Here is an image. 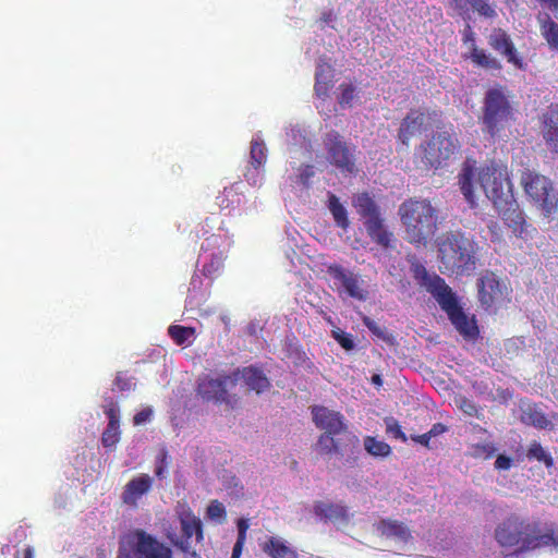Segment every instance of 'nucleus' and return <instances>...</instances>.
<instances>
[{
  "instance_id": "1",
  "label": "nucleus",
  "mask_w": 558,
  "mask_h": 558,
  "mask_svg": "<svg viewBox=\"0 0 558 558\" xmlns=\"http://www.w3.org/2000/svg\"><path fill=\"white\" fill-rule=\"evenodd\" d=\"M457 179L460 192L470 208L474 209L478 206L474 190L475 182H478L505 223L515 234L521 235L523 233L525 220L513 196L511 182L505 168L494 160L476 167V161L468 158L462 163Z\"/></svg>"
},
{
  "instance_id": "2",
  "label": "nucleus",
  "mask_w": 558,
  "mask_h": 558,
  "mask_svg": "<svg viewBox=\"0 0 558 558\" xmlns=\"http://www.w3.org/2000/svg\"><path fill=\"white\" fill-rule=\"evenodd\" d=\"M437 246L441 274L461 277L475 269L477 244L461 230L444 233L438 239Z\"/></svg>"
},
{
  "instance_id": "3",
  "label": "nucleus",
  "mask_w": 558,
  "mask_h": 558,
  "mask_svg": "<svg viewBox=\"0 0 558 558\" xmlns=\"http://www.w3.org/2000/svg\"><path fill=\"white\" fill-rule=\"evenodd\" d=\"M399 216L410 243H425L437 231L438 210L429 199L404 201L399 206Z\"/></svg>"
},
{
  "instance_id": "4",
  "label": "nucleus",
  "mask_w": 558,
  "mask_h": 558,
  "mask_svg": "<svg viewBox=\"0 0 558 558\" xmlns=\"http://www.w3.org/2000/svg\"><path fill=\"white\" fill-rule=\"evenodd\" d=\"M429 292L448 315L449 320L465 340H476L480 329L475 316H469L459 304L456 294L445 279L436 276L429 284Z\"/></svg>"
},
{
  "instance_id": "5",
  "label": "nucleus",
  "mask_w": 558,
  "mask_h": 558,
  "mask_svg": "<svg viewBox=\"0 0 558 558\" xmlns=\"http://www.w3.org/2000/svg\"><path fill=\"white\" fill-rule=\"evenodd\" d=\"M538 523H531L517 514H510L496 526L495 539L501 547H517L518 553H525L538 548Z\"/></svg>"
},
{
  "instance_id": "6",
  "label": "nucleus",
  "mask_w": 558,
  "mask_h": 558,
  "mask_svg": "<svg viewBox=\"0 0 558 558\" xmlns=\"http://www.w3.org/2000/svg\"><path fill=\"white\" fill-rule=\"evenodd\" d=\"M513 108L504 86L490 87L483 99L481 123L492 137L499 136L513 121Z\"/></svg>"
},
{
  "instance_id": "7",
  "label": "nucleus",
  "mask_w": 558,
  "mask_h": 558,
  "mask_svg": "<svg viewBox=\"0 0 558 558\" xmlns=\"http://www.w3.org/2000/svg\"><path fill=\"white\" fill-rule=\"evenodd\" d=\"M118 558H173V550L145 530L133 529L120 536Z\"/></svg>"
},
{
  "instance_id": "8",
  "label": "nucleus",
  "mask_w": 558,
  "mask_h": 558,
  "mask_svg": "<svg viewBox=\"0 0 558 558\" xmlns=\"http://www.w3.org/2000/svg\"><path fill=\"white\" fill-rule=\"evenodd\" d=\"M240 379V368L231 374H221L218 377L204 375L198 378L196 393L204 402L223 405L225 410L233 411L240 408L241 398L232 392Z\"/></svg>"
},
{
  "instance_id": "9",
  "label": "nucleus",
  "mask_w": 558,
  "mask_h": 558,
  "mask_svg": "<svg viewBox=\"0 0 558 558\" xmlns=\"http://www.w3.org/2000/svg\"><path fill=\"white\" fill-rule=\"evenodd\" d=\"M311 412L316 427L324 430L317 439L316 450L320 454L338 453L340 445L335 436L348 430L343 414L324 405H314Z\"/></svg>"
},
{
  "instance_id": "10",
  "label": "nucleus",
  "mask_w": 558,
  "mask_h": 558,
  "mask_svg": "<svg viewBox=\"0 0 558 558\" xmlns=\"http://www.w3.org/2000/svg\"><path fill=\"white\" fill-rule=\"evenodd\" d=\"M175 515L180 523L181 534H167L170 543L182 553L196 556L193 543H202L204 539V530L202 520L195 515L193 510L185 502H178Z\"/></svg>"
},
{
  "instance_id": "11",
  "label": "nucleus",
  "mask_w": 558,
  "mask_h": 558,
  "mask_svg": "<svg viewBox=\"0 0 558 558\" xmlns=\"http://www.w3.org/2000/svg\"><path fill=\"white\" fill-rule=\"evenodd\" d=\"M521 184L526 195L543 210L546 217L557 211L558 193L548 178L525 169L521 173Z\"/></svg>"
},
{
  "instance_id": "12",
  "label": "nucleus",
  "mask_w": 558,
  "mask_h": 558,
  "mask_svg": "<svg viewBox=\"0 0 558 558\" xmlns=\"http://www.w3.org/2000/svg\"><path fill=\"white\" fill-rule=\"evenodd\" d=\"M423 148V162L430 168H439L459 149V141L452 132L438 131Z\"/></svg>"
},
{
  "instance_id": "13",
  "label": "nucleus",
  "mask_w": 558,
  "mask_h": 558,
  "mask_svg": "<svg viewBox=\"0 0 558 558\" xmlns=\"http://www.w3.org/2000/svg\"><path fill=\"white\" fill-rule=\"evenodd\" d=\"M327 274L333 280L335 291L342 296H349L357 301H366L368 291L364 287L361 277L342 265L332 263L327 266Z\"/></svg>"
},
{
  "instance_id": "14",
  "label": "nucleus",
  "mask_w": 558,
  "mask_h": 558,
  "mask_svg": "<svg viewBox=\"0 0 558 558\" xmlns=\"http://www.w3.org/2000/svg\"><path fill=\"white\" fill-rule=\"evenodd\" d=\"M478 301L486 310L510 302L511 290L493 271H486L477 280Z\"/></svg>"
},
{
  "instance_id": "15",
  "label": "nucleus",
  "mask_w": 558,
  "mask_h": 558,
  "mask_svg": "<svg viewBox=\"0 0 558 558\" xmlns=\"http://www.w3.org/2000/svg\"><path fill=\"white\" fill-rule=\"evenodd\" d=\"M324 145L331 165L341 172L353 173L356 171L355 146H349L338 132L326 134Z\"/></svg>"
},
{
  "instance_id": "16",
  "label": "nucleus",
  "mask_w": 558,
  "mask_h": 558,
  "mask_svg": "<svg viewBox=\"0 0 558 558\" xmlns=\"http://www.w3.org/2000/svg\"><path fill=\"white\" fill-rule=\"evenodd\" d=\"M489 47L504 57L508 63H511L518 70H525L526 63L518 52L510 35L502 28L497 27L488 36Z\"/></svg>"
},
{
  "instance_id": "17",
  "label": "nucleus",
  "mask_w": 558,
  "mask_h": 558,
  "mask_svg": "<svg viewBox=\"0 0 558 558\" xmlns=\"http://www.w3.org/2000/svg\"><path fill=\"white\" fill-rule=\"evenodd\" d=\"M463 44H470V52L465 56L470 59L473 64L485 70L500 71L502 69L501 62L490 53L486 52L485 49L478 48L475 44V33L468 24L462 37Z\"/></svg>"
},
{
  "instance_id": "18",
  "label": "nucleus",
  "mask_w": 558,
  "mask_h": 558,
  "mask_svg": "<svg viewBox=\"0 0 558 558\" xmlns=\"http://www.w3.org/2000/svg\"><path fill=\"white\" fill-rule=\"evenodd\" d=\"M153 483V477L146 473L134 476L123 487L122 502L131 508H137L140 500L151 490Z\"/></svg>"
},
{
  "instance_id": "19",
  "label": "nucleus",
  "mask_w": 558,
  "mask_h": 558,
  "mask_svg": "<svg viewBox=\"0 0 558 558\" xmlns=\"http://www.w3.org/2000/svg\"><path fill=\"white\" fill-rule=\"evenodd\" d=\"M425 120L426 117L424 112L411 109L410 112L401 121L398 131V140L404 146H409L411 138L421 133Z\"/></svg>"
},
{
  "instance_id": "20",
  "label": "nucleus",
  "mask_w": 558,
  "mask_h": 558,
  "mask_svg": "<svg viewBox=\"0 0 558 558\" xmlns=\"http://www.w3.org/2000/svg\"><path fill=\"white\" fill-rule=\"evenodd\" d=\"M352 206L363 223L381 216L379 205L368 192L355 194L352 198Z\"/></svg>"
},
{
  "instance_id": "21",
  "label": "nucleus",
  "mask_w": 558,
  "mask_h": 558,
  "mask_svg": "<svg viewBox=\"0 0 558 558\" xmlns=\"http://www.w3.org/2000/svg\"><path fill=\"white\" fill-rule=\"evenodd\" d=\"M543 138L558 154V104L549 106L543 113Z\"/></svg>"
},
{
  "instance_id": "22",
  "label": "nucleus",
  "mask_w": 558,
  "mask_h": 558,
  "mask_svg": "<svg viewBox=\"0 0 558 558\" xmlns=\"http://www.w3.org/2000/svg\"><path fill=\"white\" fill-rule=\"evenodd\" d=\"M369 239L384 248L391 246L393 233L385 226V220L380 216L376 219L363 223Z\"/></svg>"
},
{
  "instance_id": "23",
  "label": "nucleus",
  "mask_w": 558,
  "mask_h": 558,
  "mask_svg": "<svg viewBox=\"0 0 558 558\" xmlns=\"http://www.w3.org/2000/svg\"><path fill=\"white\" fill-rule=\"evenodd\" d=\"M260 548L270 558H299L298 551L277 536H268L260 544Z\"/></svg>"
},
{
  "instance_id": "24",
  "label": "nucleus",
  "mask_w": 558,
  "mask_h": 558,
  "mask_svg": "<svg viewBox=\"0 0 558 558\" xmlns=\"http://www.w3.org/2000/svg\"><path fill=\"white\" fill-rule=\"evenodd\" d=\"M451 4L462 16L468 15L471 9L487 19L497 16L495 8L487 0H451Z\"/></svg>"
},
{
  "instance_id": "25",
  "label": "nucleus",
  "mask_w": 558,
  "mask_h": 558,
  "mask_svg": "<svg viewBox=\"0 0 558 558\" xmlns=\"http://www.w3.org/2000/svg\"><path fill=\"white\" fill-rule=\"evenodd\" d=\"M240 377L250 390L262 393L269 389L270 383L262 369L256 366H246L240 369Z\"/></svg>"
},
{
  "instance_id": "26",
  "label": "nucleus",
  "mask_w": 558,
  "mask_h": 558,
  "mask_svg": "<svg viewBox=\"0 0 558 558\" xmlns=\"http://www.w3.org/2000/svg\"><path fill=\"white\" fill-rule=\"evenodd\" d=\"M377 531L386 537H393L404 543H408L412 538L410 529L398 520H380L377 524Z\"/></svg>"
},
{
  "instance_id": "27",
  "label": "nucleus",
  "mask_w": 558,
  "mask_h": 558,
  "mask_svg": "<svg viewBox=\"0 0 558 558\" xmlns=\"http://www.w3.org/2000/svg\"><path fill=\"white\" fill-rule=\"evenodd\" d=\"M314 513L317 517L329 521L348 520V509L345 506L340 504L317 501L314 505Z\"/></svg>"
},
{
  "instance_id": "28",
  "label": "nucleus",
  "mask_w": 558,
  "mask_h": 558,
  "mask_svg": "<svg viewBox=\"0 0 558 558\" xmlns=\"http://www.w3.org/2000/svg\"><path fill=\"white\" fill-rule=\"evenodd\" d=\"M332 86L330 65H319L315 73L314 90L318 97H326Z\"/></svg>"
},
{
  "instance_id": "29",
  "label": "nucleus",
  "mask_w": 558,
  "mask_h": 558,
  "mask_svg": "<svg viewBox=\"0 0 558 558\" xmlns=\"http://www.w3.org/2000/svg\"><path fill=\"white\" fill-rule=\"evenodd\" d=\"M328 208L333 217L336 225L339 228L347 230L350 226L348 211L335 194H329Z\"/></svg>"
},
{
  "instance_id": "30",
  "label": "nucleus",
  "mask_w": 558,
  "mask_h": 558,
  "mask_svg": "<svg viewBox=\"0 0 558 558\" xmlns=\"http://www.w3.org/2000/svg\"><path fill=\"white\" fill-rule=\"evenodd\" d=\"M496 452V445L493 441H486L469 445L466 456L476 460H489Z\"/></svg>"
},
{
  "instance_id": "31",
  "label": "nucleus",
  "mask_w": 558,
  "mask_h": 558,
  "mask_svg": "<svg viewBox=\"0 0 558 558\" xmlns=\"http://www.w3.org/2000/svg\"><path fill=\"white\" fill-rule=\"evenodd\" d=\"M523 422L537 428H551L553 425L546 414L536 407H529L523 413Z\"/></svg>"
},
{
  "instance_id": "32",
  "label": "nucleus",
  "mask_w": 558,
  "mask_h": 558,
  "mask_svg": "<svg viewBox=\"0 0 558 558\" xmlns=\"http://www.w3.org/2000/svg\"><path fill=\"white\" fill-rule=\"evenodd\" d=\"M267 160V149L264 142L259 138L253 140L251 142V150H250V165L258 170L262 168Z\"/></svg>"
},
{
  "instance_id": "33",
  "label": "nucleus",
  "mask_w": 558,
  "mask_h": 558,
  "mask_svg": "<svg viewBox=\"0 0 558 558\" xmlns=\"http://www.w3.org/2000/svg\"><path fill=\"white\" fill-rule=\"evenodd\" d=\"M364 448L373 457L385 458L391 453V447L387 442L378 440L373 436L364 438Z\"/></svg>"
},
{
  "instance_id": "34",
  "label": "nucleus",
  "mask_w": 558,
  "mask_h": 558,
  "mask_svg": "<svg viewBox=\"0 0 558 558\" xmlns=\"http://www.w3.org/2000/svg\"><path fill=\"white\" fill-rule=\"evenodd\" d=\"M542 36L553 50H558V24L549 16L541 23Z\"/></svg>"
},
{
  "instance_id": "35",
  "label": "nucleus",
  "mask_w": 558,
  "mask_h": 558,
  "mask_svg": "<svg viewBox=\"0 0 558 558\" xmlns=\"http://www.w3.org/2000/svg\"><path fill=\"white\" fill-rule=\"evenodd\" d=\"M168 335L175 344L183 345L195 337V328L181 325H171L168 328Z\"/></svg>"
},
{
  "instance_id": "36",
  "label": "nucleus",
  "mask_w": 558,
  "mask_h": 558,
  "mask_svg": "<svg viewBox=\"0 0 558 558\" xmlns=\"http://www.w3.org/2000/svg\"><path fill=\"white\" fill-rule=\"evenodd\" d=\"M238 527V537L236 542L232 549L231 558H240L242 555V550L244 547V544L246 542V533L250 527L248 520L247 519H239L236 522Z\"/></svg>"
},
{
  "instance_id": "37",
  "label": "nucleus",
  "mask_w": 558,
  "mask_h": 558,
  "mask_svg": "<svg viewBox=\"0 0 558 558\" xmlns=\"http://www.w3.org/2000/svg\"><path fill=\"white\" fill-rule=\"evenodd\" d=\"M526 457L530 460H537L539 462H543L546 468H551L554 465V459L553 457L547 453L542 445L537 441H533L526 452Z\"/></svg>"
},
{
  "instance_id": "38",
  "label": "nucleus",
  "mask_w": 558,
  "mask_h": 558,
  "mask_svg": "<svg viewBox=\"0 0 558 558\" xmlns=\"http://www.w3.org/2000/svg\"><path fill=\"white\" fill-rule=\"evenodd\" d=\"M456 404L457 407L466 415L469 416H475L477 418H483V412L482 409L471 399L459 396L456 398Z\"/></svg>"
},
{
  "instance_id": "39",
  "label": "nucleus",
  "mask_w": 558,
  "mask_h": 558,
  "mask_svg": "<svg viewBox=\"0 0 558 558\" xmlns=\"http://www.w3.org/2000/svg\"><path fill=\"white\" fill-rule=\"evenodd\" d=\"M120 440V424L108 422L106 429L101 435V444L106 448L114 447Z\"/></svg>"
},
{
  "instance_id": "40",
  "label": "nucleus",
  "mask_w": 558,
  "mask_h": 558,
  "mask_svg": "<svg viewBox=\"0 0 558 558\" xmlns=\"http://www.w3.org/2000/svg\"><path fill=\"white\" fill-rule=\"evenodd\" d=\"M364 326L377 338L384 340L387 343L393 342V336L389 335L376 322L368 316H364L362 319Z\"/></svg>"
},
{
  "instance_id": "41",
  "label": "nucleus",
  "mask_w": 558,
  "mask_h": 558,
  "mask_svg": "<svg viewBox=\"0 0 558 558\" xmlns=\"http://www.w3.org/2000/svg\"><path fill=\"white\" fill-rule=\"evenodd\" d=\"M206 514L209 519L217 522H223L227 517L225 506L218 500H211L207 507Z\"/></svg>"
},
{
  "instance_id": "42",
  "label": "nucleus",
  "mask_w": 558,
  "mask_h": 558,
  "mask_svg": "<svg viewBox=\"0 0 558 558\" xmlns=\"http://www.w3.org/2000/svg\"><path fill=\"white\" fill-rule=\"evenodd\" d=\"M333 339L347 351L354 349L355 343L352 335L344 332L340 328L331 330Z\"/></svg>"
},
{
  "instance_id": "43",
  "label": "nucleus",
  "mask_w": 558,
  "mask_h": 558,
  "mask_svg": "<svg viewBox=\"0 0 558 558\" xmlns=\"http://www.w3.org/2000/svg\"><path fill=\"white\" fill-rule=\"evenodd\" d=\"M338 101L341 106H350L355 97V87L351 84H341Z\"/></svg>"
},
{
  "instance_id": "44",
  "label": "nucleus",
  "mask_w": 558,
  "mask_h": 558,
  "mask_svg": "<svg viewBox=\"0 0 558 558\" xmlns=\"http://www.w3.org/2000/svg\"><path fill=\"white\" fill-rule=\"evenodd\" d=\"M168 452L166 449H161L157 456L155 474L158 478H163L168 469Z\"/></svg>"
},
{
  "instance_id": "45",
  "label": "nucleus",
  "mask_w": 558,
  "mask_h": 558,
  "mask_svg": "<svg viewBox=\"0 0 558 558\" xmlns=\"http://www.w3.org/2000/svg\"><path fill=\"white\" fill-rule=\"evenodd\" d=\"M385 423H386V432L388 434L393 435V437L397 439L407 441V436L403 433V430L397 420H395L393 417H388L385 420Z\"/></svg>"
},
{
  "instance_id": "46",
  "label": "nucleus",
  "mask_w": 558,
  "mask_h": 558,
  "mask_svg": "<svg viewBox=\"0 0 558 558\" xmlns=\"http://www.w3.org/2000/svg\"><path fill=\"white\" fill-rule=\"evenodd\" d=\"M538 539H541L538 543V548L541 547H546V546H549V545H554L555 547L558 548V535L555 536L554 535V531H549V532H546L544 534L541 533V531L538 532Z\"/></svg>"
},
{
  "instance_id": "47",
  "label": "nucleus",
  "mask_w": 558,
  "mask_h": 558,
  "mask_svg": "<svg viewBox=\"0 0 558 558\" xmlns=\"http://www.w3.org/2000/svg\"><path fill=\"white\" fill-rule=\"evenodd\" d=\"M314 175V168L313 166L311 165H304L301 167L300 169V173H299V181L300 183H302L303 185L307 186L308 183H310V180L311 178H313Z\"/></svg>"
},
{
  "instance_id": "48",
  "label": "nucleus",
  "mask_w": 558,
  "mask_h": 558,
  "mask_svg": "<svg viewBox=\"0 0 558 558\" xmlns=\"http://www.w3.org/2000/svg\"><path fill=\"white\" fill-rule=\"evenodd\" d=\"M512 465V459L505 456L499 454L495 460V468L499 471H506L509 470Z\"/></svg>"
},
{
  "instance_id": "49",
  "label": "nucleus",
  "mask_w": 558,
  "mask_h": 558,
  "mask_svg": "<svg viewBox=\"0 0 558 558\" xmlns=\"http://www.w3.org/2000/svg\"><path fill=\"white\" fill-rule=\"evenodd\" d=\"M415 274H416V278H421L424 286H426L427 290L429 291V284H430V281L437 276V275H434L433 277H430L428 275V272L426 271L425 267L423 266H416V269H415Z\"/></svg>"
},
{
  "instance_id": "50",
  "label": "nucleus",
  "mask_w": 558,
  "mask_h": 558,
  "mask_svg": "<svg viewBox=\"0 0 558 558\" xmlns=\"http://www.w3.org/2000/svg\"><path fill=\"white\" fill-rule=\"evenodd\" d=\"M153 411L150 409H144L137 412L133 417L134 425H141L150 420Z\"/></svg>"
},
{
  "instance_id": "51",
  "label": "nucleus",
  "mask_w": 558,
  "mask_h": 558,
  "mask_svg": "<svg viewBox=\"0 0 558 558\" xmlns=\"http://www.w3.org/2000/svg\"><path fill=\"white\" fill-rule=\"evenodd\" d=\"M448 430V426L442 423H436L428 430V435L433 438L439 436Z\"/></svg>"
},
{
  "instance_id": "52",
  "label": "nucleus",
  "mask_w": 558,
  "mask_h": 558,
  "mask_svg": "<svg viewBox=\"0 0 558 558\" xmlns=\"http://www.w3.org/2000/svg\"><path fill=\"white\" fill-rule=\"evenodd\" d=\"M105 413L107 414L109 422H113L114 424H120L119 421V409L114 405H110Z\"/></svg>"
},
{
  "instance_id": "53",
  "label": "nucleus",
  "mask_w": 558,
  "mask_h": 558,
  "mask_svg": "<svg viewBox=\"0 0 558 558\" xmlns=\"http://www.w3.org/2000/svg\"><path fill=\"white\" fill-rule=\"evenodd\" d=\"M432 439V437L428 435V432L427 433H424L422 435H416V436H412V440L426 447V448H429V440Z\"/></svg>"
},
{
  "instance_id": "54",
  "label": "nucleus",
  "mask_w": 558,
  "mask_h": 558,
  "mask_svg": "<svg viewBox=\"0 0 558 558\" xmlns=\"http://www.w3.org/2000/svg\"><path fill=\"white\" fill-rule=\"evenodd\" d=\"M332 19H333V13H332L331 10L325 11V12L322 13V16H320V21L322 22L328 24V23H330L332 21Z\"/></svg>"
},
{
  "instance_id": "55",
  "label": "nucleus",
  "mask_w": 558,
  "mask_h": 558,
  "mask_svg": "<svg viewBox=\"0 0 558 558\" xmlns=\"http://www.w3.org/2000/svg\"><path fill=\"white\" fill-rule=\"evenodd\" d=\"M116 385L121 390L128 389L130 386V384L126 380H123L120 376H117Z\"/></svg>"
},
{
  "instance_id": "56",
  "label": "nucleus",
  "mask_w": 558,
  "mask_h": 558,
  "mask_svg": "<svg viewBox=\"0 0 558 558\" xmlns=\"http://www.w3.org/2000/svg\"><path fill=\"white\" fill-rule=\"evenodd\" d=\"M24 558H34V549L31 546H27L23 551ZM15 558H19L17 556Z\"/></svg>"
},
{
  "instance_id": "57",
  "label": "nucleus",
  "mask_w": 558,
  "mask_h": 558,
  "mask_svg": "<svg viewBox=\"0 0 558 558\" xmlns=\"http://www.w3.org/2000/svg\"><path fill=\"white\" fill-rule=\"evenodd\" d=\"M539 1L547 4L551 9H555V10L558 9V0H539Z\"/></svg>"
},
{
  "instance_id": "58",
  "label": "nucleus",
  "mask_w": 558,
  "mask_h": 558,
  "mask_svg": "<svg viewBox=\"0 0 558 558\" xmlns=\"http://www.w3.org/2000/svg\"><path fill=\"white\" fill-rule=\"evenodd\" d=\"M539 1L547 4L551 9H555V10L558 9V0H539Z\"/></svg>"
},
{
  "instance_id": "59",
  "label": "nucleus",
  "mask_w": 558,
  "mask_h": 558,
  "mask_svg": "<svg viewBox=\"0 0 558 558\" xmlns=\"http://www.w3.org/2000/svg\"><path fill=\"white\" fill-rule=\"evenodd\" d=\"M539 1L547 4L551 9H555V10L558 9V0H539Z\"/></svg>"
},
{
  "instance_id": "60",
  "label": "nucleus",
  "mask_w": 558,
  "mask_h": 558,
  "mask_svg": "<svg viewBox=\"0 0 558 558\" xmlns=\"http://www.w3.org/2000/svg\"><path fill=\"white\" fill-rule=\"evenodd\" d=\"M539 1L547 4L551 9H555V10L558 9V0H539Z\"/></svg>"
},
{
  "instance_id": "61",
  "label": "nucleus",
  "mask_w": 558,
  "mask_h": 558,
  "mask_svg": "<svg viewBox=\"0 0 558 558\" xmlns=\"http://www.w3.org/2000/svg\"><path fill=\"white\" fill-rule=\"evenodd\" d=\"M373 383L376 385H381V378L379 375H374L372 378Z\"/></svg>"
},
{
  "instance_id": "62",
  "label": "nucleus",
  "mask_w": 558,
  "mask_h": 558,
  "mask_svg": "<svg viewBox=\"0 0 558 558\" xmlns=\"http://www.w3.org/2000/svg\"><path fill=\"white\" fill-rule=\"evenodd\" d=\"M352 440H353L354 444L359 442V438L356 436H352Z\"/></svg>"
},
{
  "instance_id": "63",
  "label": "nucleus",
  "mask_w": 558,
  "mask_h": 558,
  "mask_svg": "<svg viewBox=\"0 0 558 558\" xmlns=\"http://www.w3.org/2000/svg\"><path fill=\"white\" fill-rule=\"evenodd\" d=\"M556 417H557V420H558V415H557Z\"/></svg>"
}]
</instances>
